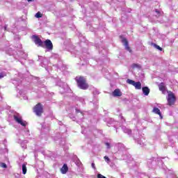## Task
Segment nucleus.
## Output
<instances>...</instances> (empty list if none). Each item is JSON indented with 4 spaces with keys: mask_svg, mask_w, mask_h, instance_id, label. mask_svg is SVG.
Masks as SVG:
<instances>
[{
    "mask_svg": "<svg viewBox=\"0 0 178 178\" xmlns=\"http://www.w3.org/2000/svg\"><path fill=\"white\" fill-rule=\"evenodd\" d=\"M142 90H143L144 95L147 96V95H149V92H150L149 88L145 86V87L142 88Z\"/></svg>",
    "mask_w": 178,
    "mask_h": 178,
    "instance_id": "f8f14e48",
    "label": "nucleus"
},
{
    "mask_svg": "<svg viewBox=\"0 0 178 178\" xmlns=\"http://www.w3.org/2000/svg\"><path fill=\"white\" fill-rule=\"evenodd\" d=\"M35 17H37L38 19H40V17H42V14H41L40 12H38V13L35 14Z\"/></svg>",
    "mask_w": 178,
    "mask_h": 178,
    "instance_id": "dca6fc26",
    "label": "nucleus"
},
{
    "mask_svg": "<svg viewBox=\"0 0 178 178\" xmlns=\"http://www.w3.org/2000/svg\"><path fill=\"white\" fill-rule=\"evenodd\" d=\"M6 29H7V27H6V26H5V27H4V30H5V31H6Z\"/></svg>",
    "mask_w": 178,
    "mask_h": 178,
    "instance_id": "393cba45",
    "label": "nucleus"
},
{
    "mask_svg": "<svg viewBox=\"0 0 178 178\" xmlns=\"http://www.w3.org/2000/svg\"><path fill=\"white\" fill-rule=\"evenodd\" d=\"M153 112H154V113L159 115L160 116L161 119H162V113H161V110H159V108L154 107L153 108Z\"/></svg>",
    "mask_w": 178,
    "mask_h": 178,
    "instance_id": "ddd939ff",
    "label": "nucleus"
},
{
    "mask_svg": "<svg viewBox=\"0 0 178 178\" xmlns=\"http://www.w3.org/2000/svg\"><path fill=\"white\" fill-rule=\"evenodd\" d=\"M104 158L107 162H111V159H109V157H108V156H105Z\"/></svg>",
    "mask_w": 178,
    "mask_h": 178,
    "instance_id": "a211bd4d",
    "label": "nucleus"
},
{
    "mask_svg": "<svg viewBox=\"0 0 178 178\" xmlns=\"http://www.w3.org/2000/svg\"><path fill=\"white\" fill-rule=\"evenodd\" d=\"M75 81H76L79 88L81 90H88L89 86L87 83V79L84 76H76Z\"/></svg>",
    "mask_w": 178,
    "mask_h": 178,
    "instance_id": "f257e3e1",
    "label": "nucleus"
},
{
    "mask_svg": "<svg viewBox=\"0 0 178 178\" xmlns=\"http://www.w3.org/2000/svg\"><path fill=\"white\" fill-rule=\"evenodd\" d=\"M5 76H6V74H3V73H0V79H3V77H5Z\"/></svg>",
    "mask_w": 178,
    "mask_h": 178,
    "instance_id": "6ab92c4d",
    "label": "nucleus"
},
{
    "mask_svg": "<svg viewBox=\"0 0 178 178\" xmlns=\"http://www.w3.org/2000/svg\"><path fill=\"white\" fill-rule=\"evenodd\" d=\"M113 97H122V92L120 91V89H115L113 92Z\"/></svg>",
    "mask_w": 178,
    "mask_h": 178,
    "instance_id": "9b49d317",
    "label": "nucleus"
},
{
    "mask_svg": "<svg viewBox=\"0 0 178 178\" xmlns=\"http://www.w3.org/2000/svg\"><path fill=\"white\" fill-rule=\"evenodd\" d=\"M92 168L93 169H96V168H95V163H92Z\"/></svg>",
    "mask_w": 178,
    "mask_h": 178,
    "instance_id": "5701e85b",
    "label": "nucleus"
},
{
    "mask_svg": "<svg viewBox=\"0 0 178 178\" xmlns=\"http://www.w3.org/2000/svg\"><path fill=\"white\" fill-rule=\"evenodd\" d=\"M1 166H2V168H4L5 169H6V168H8V165H6V164L4 163H1Z\"/></svg>",
    "mask_w": 178,
    "mask_h": 178,
    "instance_id": "412c9836",
    "label": "nucleus"
},
{
    "mask_svg": "<svg viewBox=\"0 0 178 178\" xmlns=\"http://www.w3.org/2000/svg\"><path fill=\"white\" fill-rule=\"evenodd\" d=\"M32 38H33V41L35 44V45H38V47H41L42 48H44V42H42V40H41V38H40L38 36L34 35L32 36Z\"/></svg>",
    "mask_w": 178,
    "mask_h": 178,
    "instance_id": "39448f33",
    "label": "nucleus"
},
{
    "mask_svg": "<svg viewBox=\"0 0 178 178\" xmlns=\"http://www.w3.org/2000/svg\"><path fill=\"white\" fill-rule=\"evenodd\" d=\"M33 112L37 116H41L42 113H44V107L42 106V104H41V103H38L33 107Z\"/></svg>",
    "mask_w": 178,
    "mask_h": 178,
    "instance_id": "f03ea898",
    "label": "nucleus"
},
{
    "mask_svg": "<svg viewBox=\"0 0 178 178\" xmlns=\"http://www.w3.org/2000/svg\"><path fill=\"white\" fill-rule=\"evenodd\" d=\"M159 90L163 92V94H165V91H166V86H165V83L161 82L159 85Z\"/></svg>",
    "mask_w": 178,
    "mask_h": 178,
    "instance_id": "1a4fd4ad",
    "label": "nucleus"
},
{
    "mask_svg": "<svg viewBox=\"0 0 178 178\" xmlns=\"http://www.w3.org/2000/svg\"><path fill=\"white\" fill-rule=\"evenodd\" d=\"M122 44H124L125 49L128 51V52H130V53L133 52V51L131 50V48H130L129 46V41L126 38H122Z\"/></svg>",
    "mask_w": 178,
    "mask_h": 178,
    "instance_id": "0eeeda50",
    "label": "nucleus"
},
{
    "mask_svg": "<svg viewBox=\"0 0 178 178\" xmlns=\"http://www.w3.org/2000/svg\"><path fill=\"white\" fill-rule=\"evenodd\" d=\"M43 44H44L47 49H49V51H52L54 49V44H52V42L51 40L47 39L46 40Z\"/></svg>",
    "mask_w": 178,
    "mask_h": 178,
    "instance_id": "423d86ee",
    "label": "nucleus"
},
{
    "mask_svg": "<svg viewBox=\"0 0 178 178\" xmlns=\"http://www.w3.org/2000/svg\"><path fill=\"white\" fill-rule=\"evenodd\" d=\"M28 2H32L33 0H27Z\"/></svg>",
    "mask_w": 178,
    "mask_h": 178,
    "instance_id": "b1692460",
    "label": "nucleus"
},
{
    "mask_svg": "<svg viewBox=\"0 0 178 178\" xmlns=\"http://www.w3.org/2000/svg\"><path fill=\"white\" fill-rule=\"evenodd\" d=\"M106 145L107 148H111V145L109 144V143H106Z\"/></svg>",
    "mask_w": 178,
    "mask_h": 178,
    "instance_id": "4be33fe9",
    "label": "nucleus"
},
{
    "mask_svg": "<svg viewBox=\"0 0 178 178\" xmlns=\"http://www.w3.org/2000/svg\"><path fill=\"white\" fill-rule=\"evenodd\" d=\"M155 12L157 13V16L159 17L161 16V12L158 10H156Z\"/></svg>",
    "mask_w": 178,
    "mask_h": 178,
    "instance_id": "aec40b11",
    "label": "nucleus"
},
{
    "mask_svg": "<svg viewBox=\"0 0 178 178\" xmlns=\"http://www.w3.org/2000/svg\"><path fill=\"white\" fill-rule=\"evenodd\" d=\"M133 69H135V67H140V65L138 64L134 63L132 65Z\"/></svg>",
    "mask_w": 178,
    "mask_h": 178,
    "instance_id": "f3484780",
    "label": "nucleus"
},
{
    "mask_svg": "<svg viewBox=\"0 0 178 178\" xmlns=\"http://www.w3.org/2000/svg\"><path fill=\"white\" fill-rule=\"evenodd\" d=\"M14 120H15V122H17V123H19V124H21V126H24L26 127V122L23 121V120H22V117H19L17 115H14L13 116Z\"/></svg>",
    "mask_w": 178,
    "mask_h": 178,
    "instance_id": "6e6552de",
    "label": "nucleus"
},
{
    "mask_svg": "<svg viewBox=\"0 0 178 178\" xmlns=\"http://www.w3.org/2000/svg\"><path fill=\"white\" fill-rule=\"evenodd\" d=\"M151 45H152L156 49H159V51H163L162 47H160L159 45L155 44V43H151Z\"/></svg>",
    "mask_w": 178,
    "mask_h": 178,
    "instance_id": "4468645a",
    "label": "nucleus"
},
{
    "mask_svg": "<svg viewBox=\"0 0 178 178\" xmlns=\"http://www.w3.org/2000/svg\"><path fill=\"white\" fill-rule=\"evenodd\" d=\"M22 173L23 175H26V173H27V167L26 166V164L22 165Z\"/></svg>",
    "mask_w": 178,
    "mask_h": 178,
    "instance_id": "2eb2a0df",
    "label": "nucleus"
},
{
    "mask_svg": "<svg viewBox=\"0 0 178 178\" xmlns=\"http://www.w3.org/2000/svg\"><path fill=\"white\" fill-rule=\"evenodd\" d=\"M127 83H128V84H131V86H134L136 90H141V82L140 81L136 82L131 79H127Z\"/></svg>",
    "mask_w": 178,
    "mask_h": 178,
    "instance_id": "20e7f679",
    "label": "nucleus"
},
{
    "mask_svg": "<svg viewBox=\"0 0 178 178\" xmlns=\"http://www.w3.org/2000/svg\"><path fill=\"white\" fill-rule=\"evenodd\" d=\"M167 101L169 106L175 105V102H176V96H175V93L173 92H168Z\"/></svg>",
    "mask_w": 178,
    "mask_h": 178,
    "instance_id": "7ed1b4c3",
    "label": "nucleus"
},
{
    "mask_svg": "<svg viewBox=\"0 0 178 178\" xmlns=\"http://www.w3.org/2000/svg\"><path fill=\"white\" fill-rule=\"evenodd\" d=\"M60 171L63 175H66V173H67V172L69 171V168L67 167V165L64 164L61 168Z\"/></svg>",
    "mask_w": 178,
    "mask_h": 178,
    "instance_id": "9d476101",
    "label": "nucleus"
}]
</instances>
